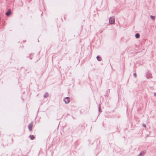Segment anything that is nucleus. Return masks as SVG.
<instances>
[{"label": "nucleus", "mask_w": 156, "mask_h": 156, "mask_svg": "<svg viewBox=\"0 0 156 156\" xmlns=\"http://www.w3.org/2000/svg\"><path fill=\"white\" fill-rule=\"evenodd\" d=\"M146 77L147 79L151 78H152V74L149 72H147V73Z\"/></svg>", "instance_id": "4"}, {"label": "nucleus", "mask_w": 156, "mask_h": 156, "mask_svg": "<svg viewBox=\"0 0 156 156\" xmlns=\"http://www.w3.org/2000/svg\"><path fill=\"white\" fill-rule=\"evenodd\" d=\"M133 76L135 78H136L137 76L136 74V73H134L133 74Z\"/></svg>", "instance_id": "14"}, {"label": "nucleus", "mask_w": 156, "mask_h": 156, "mask_svg": "<svg viewBox=\"0 0 156 156\" xmlns=\"http://www.w3.org/2000/svg\"><path fill=\"white\" fill-rule=\"evenodd\" d=\"M154 96H156V93H155L154 94Z\"/></svg>", "instance_id": "18"}, {"label": "nucleus", "mask_w": 156, "mask_h": 156, "mask_svg": "<svg viewBox=\"0 0 156 156\" xmlns=\"http://www.w3.org/2000/svg\"><path fill=\"white\" fill-rule=\"evenodd\" d=\"M146 153V151H143L140 152V153L137 156H144Z\"/></svg>", "instance_id": "5"}, {"label": "nucleus", "mask_w": 156, "mask_h": 156, "mask_svg": "<svg viewBox=\"0 0 156 156\" xmlns=\"http://www.w3.org/2000/svg\"><path fill=\"white\" fill-rule=\"evenodd\" d=\"M84 123H83V124L81 125V126H83L84 125Z\"/></svg>", "instance_id": "19"}, {"label": "nucleus", "mask_w": 156, "mask_h": 156, "mask_svg": "<svg viewBox=\"0 0 156 156\" xmlns=\"http://www.w3.org/2000/svg\"><path fill=\"white\" fill-rule=\"evenodd\" d=\"M48 93L47 92H46L45 93V95H44L43 96V97L44 98H47V97H48Z\"/></svg>", "instance_id": "9"}, {"label": "nucleus", "mask_w": 156, "mask_h": 156, "mask_svg": "<svg viewBox=\"0 0 156 156\" xmlns=\"http://www.w3.org/2000/svg\"><path fill=\"white\" fill-rule=\"evenodd\" d=\"M70 101V98L69 97H66L64 99V101L66 104L69 103Z\"/></svg>", "instance_id": "3"}, {"label": "nucleus", "mask_w": 156, "mask_h": 156, "mask_svg": "<svg viewBox=\"0 0 156 156\" xmlns=\"http://www.w3.org/2000/svg\"><path fill=\"white\" fill-rule=\"evenodd\" d=\"M110 91V90L109 89H108L107 90V92H109Z\"/></svg>", "instance_id": "17"}, {"label": "nucleus", "mask_w": 156, "mask_h": 156, "mask_svg": "<svg viewBox=\"0 0 156 156\" xmlns=\"http://www.w3.org/2000/svg\"><path fill=\"white\" fill-rule=\"evenodd\" d=\"M97 60L99 61H101L102 60V58L101 57L99 56H97L96 57Z\"/></svg>", "instance_id": "7"}, {"label": "nucleus", "mask_w": 156, "mask_h": 156, "mask_svg": "<svg viewBox=\"0 0 156 156\" xmlns=\"http://www.w3.org/2000/svg\"><path fill=\"white\" fill-rule=\"evenodd\" d=\"M150 17L153 20H154L155 19V16L151 15L150 16Z\"/></svg>", "instance_id": "12"}, {"label": "nucleus", "mask_w": 156, "mask_h": 156, "mask_svg": "<svg viewBox=\"0 0 156 156\" xmlns=\"http://www.w3.org/2000/svg\"><path fill=\"white\" fill-rule=\"evenodd\" d=\"M29 55V56H28L27 57H29L30 58V59H31L32 58L33 55L32 54H30Z\"/></svg>", "instance_id": "11"}, {"label": "nucleus", "mask_w": 156, "mask_h": 156, "mask_svg": "<svg viewBox=\"0 0 156 156\" xmlns=\"http://www.w3.org/2000/svg\"><path fill=\"white\" fill-rule=\"evenodd\" d=\"M105 97H108V94H107L105 95Z\"/></svg>", "instance_id": "16"}, {"label": "nucleus", "mask_w": 156, "mask_h": 156, "mask_svg": "<svg viewBox=\"0 0 156 156\" xmlns=\"http://www.w3.org/2000/svg\"><path fill=\"white\" fill-rule=\"evenodd\" d=\"M142 126L144 127H146V125L144 124H142Z\"/></svg>", "instance_id": "15"}, {"label": "nucleus", "mask_w": 156, "mask_h": 156, "mask_svg": "<svg viewBox=\"0 0 156 156\" xmlns=\"http://www.w3.org/2000/svg\"><path fill=\"white\" fill-rule=\"evenodd\" d=\"M115 21V18L113 16L111 17H110L109 20V23L110 24H113L114 23Z\"/></svg>", "instance_id": "2"}, {"label": "nucleus", "mask_w": 156, "mask_h": 156, "mask_svg": "<svg viewBox=\"0 0 156 156\" xmlns=\"http://www.w3.org/2000/svg\"><path fill=\"white\" fill-rule=\"evenodd\" d=\"M29 137L31 140H33L35 138V136L34 135H30L29 136Z\"/></svg>", "instance_id": "8"}, {"label": "nucleus", "mask_w": 156, "mask_h": 156, "mask_svg": "<svg viewBox=\"0 0 156 156\" xmlns=\"http://www.w3.org/2000/svg\"><path fill=\"white\" fill-rule=\"evenodd\" d=\"M85 128V127H84L83 128V129H84Z\"/></svg>", "instance_id": "20"}, {"label": "nucleus", "mask_w": 156, "mask_h": 156, "mask_svg": "<svg viewBox=\"0 0 156 156\" xmlns=\"http://www.w3.org/2000/svg\"><path fill=\"white\" fill-rule=\"evenodd\" d=\"M11 13V9H9L8 10V12H7L5 14L7 16H8L10 15Z\"/></svg>", "instance_id": "6"}, {"label": "nucleus", "mask_w": 156, "mask_h": 156, "mask_svg": "<svg viewBox=\"0 0 156 156\" xmlns=\"http://www.w3.org/2000/svg\"><path fill=\"white\" fill-rule=\"evenodd\" d=\"M33 124L34 122H31L29 124L28 127L30 131H32V128L33 126Z\"/></svg>", "instance_id": "1"}, {"label": "nucleus", "mask_w": 156, "mask_h": 156, "mask_svg": "<svg viewBox=\"0 0 156 156\" xmlns=\"http://www.w3.org/2000/svg\"><path fill=\"white\" fill-rule=\"evenodd\" d=\"M135 36L136 38H138L140 37V35L139 34L137 33L135 34Z\"/></svg>", "instance_id": "10"}, {"label": "nucleus", "mask_w": 156, "mask_h": 156, "mask_svg": "<svg viewBox=\"0 0 156 156\" xmlns=\"http://www.w3.org/2000/svg\"><path fill=\"white\" fill-rule=\"evenodd\" d=\"M98 110H99V112H102L101 109V107L100 106V105H99V107H98Z\"/></svg>", "instance_id": "13"}]
</instances>
